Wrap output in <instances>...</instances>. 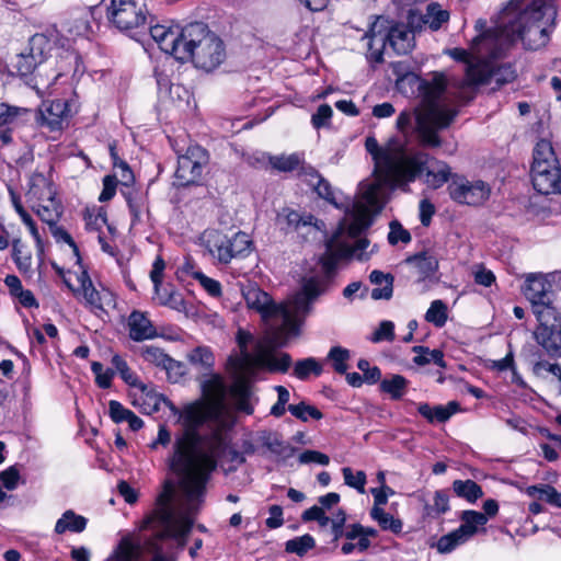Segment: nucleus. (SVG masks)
Returning a JSON list of instances; mask_svg holds the SVG:
<instances>
[{"label": "nucleus", "mask_w": 561, "mask_h": 561, "mask_svg": "<svg viewBox=\"0 0 561 561\" xmlns=\"http://www.w3.org/2000/svg\"><path fill=\"white\" fill-rule=\"evenodd\" d=\"M365 148L374 160L376 179L362 186L360 196L347 210L340 231L328 240L327 251L321 257L327 273H331L344 257L353 256L360 261L367 259L364 251L369 244L368 240L358 239L351 244L340 240L341 233L347 230L351 237L358 236L370 225L371 215L383 207L385 186L408 185L423 172L428 161V156L424 152L409 154L405 146L398 139H390L385 146H379L375 137H367Z\"/></svg>", "instance_id": "f257e3e1"}, {"label": "nucleus", "mask_w": 561, "mask_h": 561, "mask_svg": "<svg viewBox=\"0 0 561 561\" xmlns=\"http://www.w3.org/2000/svg\"><path fill=\"white\" fill-rule=\"evenodd\" d=\"M228 432L216 426L210 431V437L204 446L188 461L185 470L176 471L180 479V494L173 504V486L165 483L164 490L159 494L156 510L144 522L141 528L156 524L159 528L157 538L173 539L178 547L183 549L187 536L193 527V515L203 503L206 484L210 474L220 466L228 473L237 470L245 458L242 453L231 446Z\"/></svg>", "instance_id": "f03ea898"}, {"label": "nucleus", "mask_w": 561, "mask_h": 561, "mask_svg": "<svg viewBox=\"0 0 561 561\" xmlns=\"http://www.w3.org/2000/svg\"><path fill=\"white\" fill-rule=\"evenodd\" d=\"M557 9L548 0H511L500 12L492 30L473 38L470 50L450 48L445 53L467 64L465 87L488 82L490 66L483 58H497L516 41L528 49H539L549 42L554 26Z\"/></svg>", "instance_id": "7ed1b4c3"}, {"label": "nucleus", "mask_w": 561, "mask_h": 561, "mask_svg": "<svg viewBox=\"0 0 561 561\" xmlns=\"http://www.w3.org/2000/svg\"><path fill=\"white\" fill-rule=\"evenodd\" d=\"M319 283L314 278L306 279L299 291L283 304H275L272 297L256 285L243 290L248 308L260 313L263 322L275 335H297L299 325L311 310V305L320 295Z\"/></svg>", "instance_id": "20e7f679"}, {"label": "nucleus", "mask_w": 561, "mask_h": 561, "mask_svg": "<svg viewBox=\"0 0 561 561\" xmlns=\"http://www.w3.org/2000/svg\"><path fill=\"white\" fill-rule=\"evenodd\" d=\"M398 85L409 83L416 87L423 96V108L416 113V133L423 146L439 147L442 141L437 135L439 129L447 128L457 115L443 98L447 87L444 73L434 72L431 80L408 73L398 79Z\"/></svg>", "instance_id": "39448f33"}, {"label": "nucleus", "mask_w": 561, "mask_h": 561, "mask_svg": "<svg viewBox=\"0 0 561 561\" xmlns=\"http://www.w3.org/2000/svg\"><path fill=\"white\" fill-rule=\"evenodd\" d=\"M168 403L172 412L180 415V421L183 425V431L175 436L172 453L168 458L169 467L175 473L188 467L191 457H193L204 446L205 440L210 437V432L203 435L199 434L197 431L198 427L207 421L218 417L220 412L203 400L190 403L181 411L173 407L171 402Z\"/></svg>", "instance_id": "423d86ee"}, {"label": "nucleus", "mask_w": 561, "mask_h": 561, "mask_svg": "<svg viewBox=\"0 0 561 561\" xmlns=\"http://www.w3.org/2000/svg\"><path fill=\"white\" fill-rule=\"evenodd\" d=\"M184 48L188 56L180 61L192 60L195 67L205 71L217 68L225 59L226 51L222 41L202 22L184 27Z\"/></svg>", "instance_id": "0eeeda50"}, {"label": "nucleus", "mask_w": 561, "mask_h": 561, "mask_svg": "<svg viewBox=\"0 0 561 561\" xmlns=\"http://www.w3.org/2000/svg\"><path fill=\"white\" fill-rule=\"evenodd\" d=\"M201 240L210 257L219 264H228L233 259L243 257L251 252L252 241L249 234L242 231L228 236L215 229L206 230Z\"/></svg>", "instance_id": "6e6552de"}, {"label": "nucleus", "mask_w": 561, "mask_h": 561, "mask_svg": "<svg viewBox=\"0 0 561 561\" xmlns=\"http://www.w3.org/2000/svg\"><path fill=\"white\" fill-rule=\"evenodd\" d=\"M107 19L119 30L127 31L146 24L147 12L135 0H102Z\"/></svg>", "instance_id": "1a4fd4ad"}, {"label": "nucleus", "mask_w": 561, "mask_h": 561, "mask_svg": "<svg viewBox=\"0 0 561 561\" xmlns=\"http://www.w3.org/2000/svg\"><path fill=\"white\" fill-rule=\"evenodd\" d=\"M522 290L527 300L531 304L535 316L541 311L558 310L554 305L552 284L547 275L541 273L527 274Z\"/></svg>", "instance_id": "9d476101"}, {"label": "nucleus", "mask_w": 561, "mask_h": 561, "mask_svg": "<svg viewBox=\"0 0 561 561\" xmlns=\"http://www.w3.org/2000/svg\"><path fill=\"white\" fill-rule=\"evenodd\" d=\"M447 188L454 202L468 206H480L491 195V187L488 183L481 180L470 181L460 175L451 176Z\"/></svg>", "instance_id": "9b49d317"}, {"label": "nucleus", "mask_w": 561, "mask_h": 561, "mask_svg": "<svg viewBox=\"0 0 561 561\" xmlns=\"http://www.w3.org/2000/svg\"><path fill=\"white\" fill-rule=\"evenodd\" d=\"M538 327L535 331V339L549 355L561 353V312L546 311L536 316Z\"/></svg>", "instance_id": "f8f14e48"}, {"label": "nucleus", "mask_w": 561, "mask_h": 561, "mask_svg": "<svg viewBox=\"0 0 561 561\" xmlns=\"http://www.w3.org/2000/svg\"><path fill=\"white\" fill-rule=\"evenodd\" d=\"M112 364L116 368L117 373L121 375L122 379L131 387H135L139 391V399L144 400V403L140 404L138 399L134 400L135 405H140L142 412L151 413L159 410V405L161 401H165L161 394L156 392L150 386L141 382L138 377L130 370L127 363L118 355H114L112 357Z\"/></svg>", "instance_id": "ddd939ff"}, {"label": "nucleus", "mask_w": 561, "mask_h": 561, "mask_svg": "<svg viewBox=\"0 0 561 561\" xmlns=\"http://www.w3.org/2000/svg\"><path fill=\"white\" fill-rule=\"evenodd\" d=\"M208 162L207 151L198 145L188 146L184 153L178 156L175 178L180 185L197 183L203 169Z\"/></svg>", "instance_id": "4468645a"}, {"label": "nucleus", "mask_w": 561, "mask_h": 561, "mask_svg": "<svg viewBox=\"0 0 561 561\" xmlns=\"http://www.w3.org/2000/svg\"><path fill=\"white\" fill-rule=\"evenodd\" d=\"M531 181L534 188L540 194L561 193V168L558 161L551 164H533Z\"/></svg>", "instance_id": "2eb2a0df"}, {"label": "nucleus", "mask_w": 561, "mask_h": 561, "mask_svg": "<svg viewBox=\"0 0 561 561\" xmlns=\"http://www.w3.org/2000/svg\"><path fill=\"white\" fill-rule=\"evenodd\" d=\"M151 37L158 44L160 49L167 54L174 56L175 59L188 56L184 48V27L178 28L167 27L164 25H154L150 28Z\"/></svg>", "instance_id": "dca6fc26"}, {"label": "nucleus", "mask_w": 561, "mask_h": 561, "mask_svg": "<svg viewBox=\"0 0 561 561\" xmlns=\"http://www.w3.org/2000/svg\"><path fill=\"white\" fill-rule=\"evenodd\" d=\"M277 222L282 229L297 231L304 237L316 233L321 229L320 222L312 215H301L288 208L283 209L277 215Z\"/></svg>", "instance_id": "f3484780"}, {"label": "nucleus", "mask_w": 561, "mask_h": 561, "mask_svg": "<svg viewBox=\"0 0 561 561\" xmlns=\"http://www.w3.org/2000/svg\"><path fill=\"white\" fill-rule=\"evenodd\" d=\"M254 364L272 371L286 373L291 365V357L287 353L275 354L267 344L260 342L255 346Z\"/></svg>", "instance_id": "a211bd4d"}, {"label": "nucleus", "mask_w": 561, "mask_h": 561, "mask_svg": "<svg viewBox=\"0 0 561 561\" xmlns=\"http://www.w3.org/2000/svg\"><path fill=\"white\" fill-rule=\"evenodd\" d=\"M129 337L133 341L141 342L158 336L157 329L141 311H133L128 317Z\"/></svg>", "instance_id": "6ab92c4d"}, {"label": "nucleus", "mask_w": 561, "mask_h": 561, "mask_svg": "<svg viewBox=\"0 0 561 561\" xmlns=\"http://www.w3.org/2000/svg\"><path fill=\"white\" fill-rule=\"evenodd\" d=\"M203 401L221 412L226 397V386L219 375H211L202 382Z\"/></svg>", "instance_id": "aec40b11"}, {"label": "nucleus", "mask_w": 561, "mask_h": 561, "mask_svg": "<svg viewBox=\"0 0 561 561\" xmlns=\"http://www.w3.org/2000/svg\"><path fill=\"white\" fill-rule=\"evenodd\" d=\"M56 195L53 182L43 173L34 172L30 178V188L26 193L27 201L32 203L45 202Z\"/></svg>", "instance_id": "412c9836"}, {"label": "nucleus", "mask_w": 561, "mask_h": 561, "mask_svg": "<svg viewBox=\"0 0 561 561\" xmlns=\"http://www.w3.org/2000/svg\"><path fill=\"white\" fill-rule=\"evenodd\" d=\"M68 111V104L62 100L44 103L41 111L43 125L47 126L50 130L60 129Z\"/></svg>", "instance_id": "4be33fe9"}, {"label": "nucleus", "mask_w": 561, "mask_h": 561, "mask_svg": "<svg viewBox=\"0 0 561 561\" xmlns=\"http://www.w3.org/2000/svg\"><path fill=\"white\" fill-rule=\"evenodd\" d=\"M383 22L380 18L373 24L370 31L365 34V37L368 39L367 46V58L371 62H381L383 49L386 46V37L381 32L376 31L379 23Z\"/></svg>", "instance_id": "5701e85b"}, {"label": "nucleus", "mask_w": 561, "mask_h": 561, "mask_svg": "<svg viewBox=\"0 0 561 561\" xmlns=\"http://www.w3.org/2000/svg\"><path fill=\"white\" fill-rule=\"evenodd\" d=\"M140 355L145 362L152 364L157 367H161L167 371H171L174 368H179L180 365L173 358H171L160 347L153 345H145L140 348Z\"/></svg>", "instance_id": "b1692460"}, {"label": "nucleus", "mask_w": 561, "mask_h": 561, "mask_svg": "<svg viewBox=\"0 0 561 561\" xmlns=\"http://www.w3.org/2000/svg\"><path fill=\"white\" fill-rule=\"evenodd\" d=\"M140 552V540L124 536L105 561H134Z\"/></svg>", "instance_id": "393cba45"}, {"label": "nucleus", "mask_w": 561, "mask_h": 561, "mask_svg": "<svg viewBox=\"0 0 561 561\" xmlns=\"http://www.w3.org/2000/svg\"><path fill=\"white\" fill-rule=\"evenodd\" d=\"M12 260L21 274L25 276L33 275L32 253L26 249V245L22 242L20 238H15L12 241Z\"/></svg>", "instance_id": "a878e982"}, {"label": "nucleus", "mask_w": 561, "mask_h": 561, "mask_svg": "<svg viewBox=\"0 0 561 561\" xmlns=\"http://www.w3.org/2000/svg\"><path fill=\"white\" fill-rule=\"evenodd\" d=\"M158 300L159 305L171 308L179 312L186 311V305L182 297V295L174 290L172 286L163 287L158 286L154 287V297Z\"/></svg>", "instance_id": "bb28decb"}, {"label": "nucleus", "mask_w": 561, "mask_h": 561, "mask_svg": "<svg viewBox=\"0 0 561 561\" xmlns=\"http://www.w3.org/2000/svg\"><path fill=\"white\" fill-rule=\"evenodd\" d=\"M369 279L374 285L379 286L371 290L373 299L379 300L391 298L393 293V276L391 274H386L375 270L370 273Z\"/></svg>", "instance_id": "cd10ccee"}, {"label": "nucleus", "mask_w": 561, "mask_h": 561, "mask_svg": "<svg viewBox=\"0 0 561 561\" xmlns=\"http://www.w3.org/2000/svg\"><path fill=\"white\" fill-rule=\"evenodd\" d=\"M385 37L397 54H407L412 47L411 33L403 25L390 27Z\"/></svg>", "instance_id": "c85d7f7f"}, {"label": "nucleus", "mask_w": 561, "mask_h": 561, "mask_svg": "<svg viewBox=\"0 0 561 561\" xmlns=\"http://www.w3.org/2000/svg\"><path fill=\"white\" fill-rule=\"evenodd\" d=\"M88 520L84 516L76 514L72 510L66 511L56 522L55 533L61 535L66 531L82 533Z\"/></svg>", "instance_id": "c756f323"}, {"label": "nucleus", "mask_w": 561, "mask_h": 561, "mask_svg": "<svg viewBox=\"0 0 561 561\" xmlns=\"http://www.w3.org/2000/svg\"><path fill=\"white\" fill-rule=\"evenodd\" d=\"M32 209L37 216L50 226H54L60 217L61 207L55 196L45 202H36L31 204Z\"/></svg>", "instance_id": "7c9ffc66"}, {"label": "nucleus", "mask_w": 561, "mask_h": 561, "mask_svg": "<svg viewBox=\"0 0 561 561\" xmlns=\"http://www.w3.org/2000/svg\"><path fill=\"white\" fill-rule=\"evenodd\" d=\"M525 493L530 497L543 500L561 508V492L550 484L529 485L526 488Z\"/></svg>", "instance_id": "2f4dec72"}, {"label": "nucleus", "mask_w": 561, "mask_h": 561, "mask_svg": "<svg viewBox=\"0 0 561 561\" xmlns=\"http://www.w3.org/2000/svg\"><path fill=\"white\" fill-rule=\"evenodd\" d=\"M450 175V168L443 161H436L427 168L425 182L430 187L438 188L448 182Z\"/></svg>", "instance_id": "473e14b6"}, {"label": "nucleus", "mask_w": 561, "mask_h": 561, "mask_svg": "<svg viewBox=\"0 0 561 561\" xmlns=\"http://www.w3.org/2000/svg\"><path fill=\"white\" fill-rule=\"evenodd\" d=\"M453 490L457 496L466 499L468 502H476L482 497L483 491L481 486L473 480H455L453 482Z\"/></svg>", "instance_id": "72a5a7b5"}, {"label": "nucleus", "mask_w": 561, "mask_h": 561, "mask_svg": "<svg viewBox=\"0 0 561 561\" xmlns=\"http://www.w3.org/2000/svg\"><path fill=\"white\" fill-rule=\"evenodd\" d=\"M460 528L469 538L478 533L479 527H483L488 523V517L477 511H463L460 516Z\"/></svg>", "instance_id": "f704fd0d"}, {"label": "nucleus", "mask_w": 561, "mask_h": 561, "mask_svg": "<svg viewBox=\"0 0 561 561\" xmlns=\"http://www.w3.org/2000/svg\"><path fill=\"white\" fill-rule=\"evenodd\" d=\"M322 371V364L314 357L297 360L294 365V375L300 380L308 379L310 375L320 376Z\"/></svg>", "instance_id": "c9c22d12"}, {"label": "nucleus", "mask_w": 561, "mask_h": 561, "mask_svg": "<svg viewBox=\"0 0 561 561\" xmlns=\"http://www.w3.org/2000/svg\"><path fill=\"white\" fill-rule=\"evenodd\" d=\"M412 351L416 354L413 362L419 366H424L433 362L442 368L446 367L444 354L439 350H430L425 346H414Z\"/></svg>", "instance_id": "e433bc0d"}, {"label": "nucleus", "mask_w": 561, "mask_h": 561, "mask_svg": "<svg viewBox=\"0 0 561 561\" xmlns=\"http://www.w3.org/2000/svg\"><path fill=\"white\" fill-rule=\"evenodd\" d=\"M370 516L383 530H390L393 534H399L402 530V522L385 512L382 507L373 506Z\"/></svg>", "instance_id": "4c0bfd02"}, {"label": "nucleus", "mask_w": 561, "mask_h": 561, "mask_svg": "<svg viewBox=\"0 0 561 561\" xmlns=\"http://www.w3.org/2000/svg\"><path fill=\"white\" fill-rule=\"evenodd\" d=\"M469 539V536H467L465 531L460 527H458L451 533L440 537L439 540L437 541L436 547L440 553H449L458 546L467 542Z\"/></svg>", "instance_id": "58836bf2"}, {"label": "nucleus", "mask_w": 561, "mask_h": 561, "mask_svg": "<svg viewBox=\"0 0 561 561\" xmlns=\"http://www.w3.org/2000/svg\"><path fill=\"white\" fill-rule=\"evenodd\" d=\"M268 162L271 167L280 172H290L297 169L301 162L302 158L298 153L291 154H280V156H270Z\"/></svg>", "instance_id": "ea45409f"}, {"label": "nucleus", "mask_w": 561, "mask_h": 561, "mask_svg": "<svg viewBox=\"0 0 561 561\" xmlns=\"http://www.w3.org/2000/svg\"><path fill=\"white\" fill-rule=\"evenodd\" d=\"M327 358L331 362L333 369L337 374H345L347 371V362L351 358V354L347 348L333 346L330 348Z\"/></svg>", "instance_id": "a19ab883"}, {"label": "nucleus", "mask_w": 561, "mask_h": 561, "mask_svg": "<svg viewBox=\"0 0 561 561\" xmlns=\"http://www.w3.org/2000/svg\"><path fill=\"white\" fill-rule=\"evenodd\" d=\"M448 19L449 13L446 10H443L438 3H431L427 7L423 21L425 24H428L432 30L436 31L443 23L447 22Z\"/></svg>", "instance_id": "79ce46f5"}, {"label": "nucleus", "mask_w": 561, "mask_h": 561, "mask_svg": "<svg viewBox=\"0 0 561 561\" xmlns=\"http://www.w3.org/2000/svg\"><path fill=\"white\" fill-rule=\"evenodd\" d=\"M407 379L401 375H393L390 378H386L380 382V389L389 393L392 399H400L407 387Z\"/></svg>", "instance_id": "37998d69"}, {"label": "nucleus", "mask_w": 561, "mask_h": 561, "mask_svg": "<svg viewBox=\"0 0 561 561\" xmlns=\"http://www.w3.org/2000/svg\"><path fill=\"white\" fill-rule=\"evenodd\" d=\"M409 261L415 264V267L423 277L433 275L438 268L437 259L427 253L417 254L414 257L409 259Z\"/></svg>", "instance_id": "c03bdc74"}, {"label": "nucleus", "mask_w": 561, "mask_h": 561, "mask_svg": "<svg viewBox=\"0 0 561 561\" xmlns=\"http://www.w3.org/2000/svg\"><path fill=\"white\" fill-rule=\"evenodd\" d=\"M261 439L264 447L278 456H289L293 451L290 446L282 440L276 433H265Z\"/></svg>", "instance_id": "a18cd8bd"}, {"label": "nucleus", "mask_w": 561, "mask_h": 561, "mask_svg": "<svg viewBox=\"0 0 561 561\" xmlns=\"http://www.w3.org/2000/svg\"><path fill=\"white\" fill-rule=\"evenodd\" d=\"M425 320L437 328L445 325L447 321V307L442 300H434L425 313Z\"/></svg>", "instance_id": "49530a36"}, {"label": "nucleus", "mask_w": 561, "mask_h": 561, "mask_svg": "<svg viewBox=\"0 0 561 561\" xmlns=\"http://www.w3.org/2000/svg\"><path fill=\"white\" fill-rule=\"evenodd\" d=\"M191 364L201 366L204 369H209L214 365V355L209 347L197 346L192 350L187 355Z\"/></svg>", "instance_id": "de8ad7c7"}, {"label": "nucleus", "mask_w": 561, "mask_h": 561, "mask_svg": "<svg viewBox=\"0 0 561 561\" xmlns=\"http://www.w3.org/2000/svg\"><path fill=\"white\" fill-rule=\"evenodd\" d=\"M342 474L347 486L355 489L360 494L365 493L366 473L364 471L358 470L354 472L352 468L344 467Z\"/></svg>", "instance_id": "09e8293b"}, {"label": "nucleus", "mask_w": 561, "mask_h": 561, "mask_svg": "<svg viewBox=\"0 0 561 561\" xmlns=\"http://www.w3.org/2000/svg\"><path fill=\"white\" fill-rule=\"evenodd\" d=\"M557 161L553 148L548 140L541 139L537 142L534 149V162L533 164L545 163L551 164Z\"/></svg>", "instance_id": "8fccbe9b"}, {"label": "nucleus", "mask_w": 561, "mask_h": 561, "mask_svg": "<svg viewBox=\"0 0 561 561\" xmlns=\"http://www.w3.org/2000/svg\"><path fill=\"white\" fill-rule=\"evenodd\" d=\"M288 411L297 419L302 422H307L309 419L320 420L323 414L317 408L300 402L299 404H289Z\"/></svg>", "instance_id": "3c124183"}, {"label": "nucleus", "mask_w": 561, "mask_h": 561, "mask_svg": "<svg viewBox=\"0 0 561 561\" xmlns=\"http://www.w3.org/2000/svg\"><path fill=\"white\" fill-rule=\"evenodd\" d=\"M37 67V60L33 54H19L15 56L13 68L16 72L25 77L33 73Z\"/></svg>", "instance_id": "603ef678"}, {"label": "nucleus", "mask_w": 561, "mask_h": 561, "mask_svg": "<svg viewBox=\"0 0 561 561\" xmlns=\"http://www.w3.org/2000/svg\"><path fill=\"white\" fill-rule=\"evenodd\" d=\"M314 547V539L310 535H304L286 542V551L298 556L305 554Z\"/></svg>", "instance_id": "864d4df0"}, {"label": "nucleus", "mask_w": 561, "mask_h": 561, "mask_svg": "<svg viewBox=\"0 0 561 561\" xmlns=\"http://www.w3.org/2000/svg\"><path fill=\"white\" fill-rule=\"evenodd\" d=\"M252 339L253 337H252L251 333H249L244 330L240 329L237 333V343L240 348V355H241V360H242L243 365H250V364L255 363V353L252 355L248 351V345H249V343L252 342Z\"/></svg>", "instance_id": "5fc2aeb1"}, {"label": "nucleus", "mask_w": 561, "mask_h": 561, "mask_svg": "<svg viewBox=\"0 0 561 561\" xmlns=\"http://www.w3.org/2000/svg\"><path fill=\"white\" fill-rule=\"evenodd\" d=\"M80 282H81V290H82L85 301L90 306L100 307L101 299H100L99 291L94 288V286L92 285V282L90 280V278L88 277L85 272L82 273V275L80 277Z\"/></svg>", "instance_id": "6e6d98bb"}, {"label": "nucleus", "mask_w": 561, "mask_h": 561, "mask_svg": "<svg viewBox=\"0 0 561 561\" xmlns=\"http://www.w3.org/2000/svg\"><path fill=\"white\" fill-rule=\"evenodd\" d=\"M85 227L89 230L100 231L107 222L106 214L101 209L87 210L84 214Z\"/></svg>", "instance_id": "4d7b16f0"}, {"label": "nucleus", "mask_w": 561, "mask_h": 561, "mask_svg": "<svg viewBox=\"0 0 561 561\" xmlns=\"http://www.w3.org/2000/svg\"><path fill=\"white\" fill-rule=\"evenodd\" d=\"M388 241L390 244L394 245L399 242L409 243L411 241L410 232L402 227V225L398 221L390 222V231L388 234Z\"/></svg>", "instance_id": "13d9d810"}, {"label": "nucleus", "mask_w": 561, "mask_h": 561, "mask_svg": "<svg viewBox=\"0 0 561 561\" xmlns=\"http://www.w3.org/2000/svg\"><path fill=\"white\" fill-rule=\"evenodd\" d=\"M28 112L27 108L10 106L5 103L0 104V126L11 124L15 121V118L22 114H26Z\"/></svg>", "instance_id": "bf43d9fd"}, {"label": "nucleus", "mask_w": 561, "mask_h": 561, "mask_svg": "<svg viewBox=\"0 0 561 561\" xmlns=\"http://www.w3.org/2000/svg\"><path fill=\"white\" fill-rule=\"evenodd\" d=\"M194 278L199 282L201 286L213 297L221 295V285L218 280L210 278L202 272H195Z\"/></svg>", "instance_id": "052dcab7"}, {"label": "nucleus", "mask_w": 561, "mask_h": 561, "mask_svg": "<svg viewBox=\"0 0 561 561\" xmlns=\"http://www.w3.org/2000/svg\"><path fill=\"white\" fill-rule=\"evenodd\" d=\"M458 410L459 404L456 401H450L447 405H435L432 413L433 422H446Z\"/></svg>", "instance_id": "680f3d73"}, {"label": "nucleus", "mask_w": 561, "mask_h": 561, "mask_svg": "<svg viewBox=\"0 0 561 561\" xmlns=\"http://www.w3.org/2000/svg\"><path fill=\"white\" fill-rule=\"evenodd\" d=\"M91 369L95 375V381L101 388H108L111 386L114 373L110 369L104 370L103 365L99 362H93Z\"/></svg>", "instance_id": "e2e57ef3"}, {"label": "nucleus", "mask_w": 561, "mask_h": 561, "mask_svg": "<svg viewBox=\"0 0 561 561\" xmlns=\"http://www.w3.org/2000/svg\"><path fill=\"white\" fill-rule=\"evenodd\" d=\"M333 111L330 105L322 104L318 107L317 112L311 117V123L314 128L328 126L332 117Z\"/></svg>", "instance_id": "0e129e2a"}, {"label": "nucleus", "mask_w": 561, "mask_h": 561, "mask_svg": "<svg viewBox=\"0 0 561 561\" xmlns=\"http://www.w3.org/2000/svg\"><path fill=\"white\" fill-rule=\"evenodd\" d=\"M108 412L113 422L122 423L125 422L128 416L133 413V411L126 409L122 403L116 400H111L108 402Z\"/></svg>", "instance_id": "69168bd1"}, {"label": "nucleus", "mask_w": 561, "mask_h": 561, "mask_svg": "<svg viewBox=\"0 0 561 561\" xmlns=\"http://www.w3.org/2000/svg\"><path fill=\"white\" fill-rule=\"evenodd\" d=\"M394 325L391 321H382L378 329L373 333L371 342L392 341L394 337Z\"/></svg>", "instance_id": "338daca9"}, {"label": "nucleus", "mask_w": 561, "mask_h": 561, "mask_svg": "<svg viewBox=\"0 0 561 561\" xmlns=\"http://www.w3.org/2000/svg\"><path fill=\"white\" fill-rule=\"evenodd\" d=\"M302 519L305 522L317 520L322 527L330 524V518L325 515L324 510L316 505L304 512Z\"/></svg>", "instance_id": "774afa93"}]
</instances>
